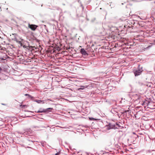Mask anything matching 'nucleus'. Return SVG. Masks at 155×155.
I'll return each mask as SVG.
<instances>
[{"mask_svg":"<svg viewBox=\"0 0 155 155\" xmlns=\"http://www.w3.org/2000/svg\"><path fill=\"white\" fill-rule=\"evenodd\" d=\"M143 71L142 68H139L134 71V73L135 76L139 75L141 74V73Z\"/></svg>","mask_w":155,"mask_h":155,"instance_id":"1","label":"nucleus"},{"mask_svg":"<svg viewBox=\"0 0 155 155\" xmlns=\"http://www.w3.org/2000/svg\"><path fill=\"white\" fill-rule=\"evenodd\" d=\"M38 27V26L36 25L30 24H28V28H29L31 30L33 31H35Z\"/></svg>","mask_w":155,"mask_h":155,"instance_id":"2","label":"nucleus"},{"mask_svg":"<svg viewBox=\"0 0 155 155\" xmlns=\"http://www.w3.org/2000/svg\"><path fill=\"white\" fill-rule=\"evenodd\" d=\"M48 109H51V110H52L53 109V108H48L47 109H45H45H43L42 110H38L37 111V112L38 113H42V112H46L48 111V110H48Z\"/></svg>","mask_w":155,"mask_h":155,"instance_id":"3","label":"nucleus"},{"mask_svg":"<svg viewBox=\"0 0 155 155\" xmlns=\"http://www.w3.org/2000/svg\"><path fill=\"white\" fill-rule=\"evenodd\" d=\"M81 52L83 55H86L87 54V52L84 48H81Z\"/></svg>","mask_w":155,"mask_h":155,"instance_id":"4","label":"nucleus"},{"mask_svg":"<svg viewBox=\"0 0 155 155\" xmlns=\"http://www.w3.org/2000/svg\"><path fill=\"white\" fill-rule=\"evenodd\" d=\"M35 101L36 102L38 103H41L42 102L43 104L44 103V101L41 100H36Z\"/></svg>","mask_w":155,"mask_h":155,"instance_id":"5","label":"nucleus"},{"mask_svg":"<svg viewBox=\"0 0 155 155\" xmlns=\"http://www.w3.org/2000/svg\"><path fill=\"white\" fill-rule=\"evenodd\" d=\"M152 103L151 102H149L147 104V106H148V107L151 108L150 107V105L151 104H152Z\"/></svg>","mask_w":155,"mask_h":155,"instance_id":"6","label":"nucleus"},{"mask_svg":"<svg viewBox=\"0 0 155 155\" xmlns=\"http://www.w3.org/2000/svg\"><path fill=\"white\" fill-rule=\"evenodd\" d=\"M20 107H21L22 108L25 107H27V106L26 105H21V104L20 105Z\"/></svg>","mask_w":155,"mask_h":155,"instance_id":"7","label":"nucleus"},{"mask_svg":"<svg viewBox=\"0 0 155 155\" xmlns=\"http://www.w3.org/2000/svg\"><path fill=\"white\" fill-rule=\"evenodd\" d=\"M81 88H79V89H78V90H79V89H84V86H81Z\"/></svg>","mask_w":155,"mask_h":155,"instance_id":"8","label":"nucleus"},{"mask_svg":"<svg viewBox=\"0 0 155 155\" xmlns=\"http://www.w3.org/2000/svg\"><path fill=\"white\" fill-rule=\"evenodd\" d=\"M25 96H28L29 97H30L31 96L29 95V94H25Z\"/></svg>","mask_w":155,"mask_h":155,"instance_id":"9","label":"nucleus"},{"mask_svg":"<svg viewBox=\"0 0 155 155\" xmlns=\"http://www.w3.org/2000/svg\"><path fill=\"white\" fill-rule=\"evenodd\" d=\"M113 128L115 129L117 128V127H115V126L114 125V126H113L112 127Z\"/></svg>","mask_w":155,"mask_h":155,"instance_id":"10","label":"nucleus"},{"mask_svg":"<svg viewBox=\"0 0 155 155\" xmlns=\"http://www.w3.org/2000/svg\"><path fill=\"white\" fill-rule=\"evenodd\" d=\"M2 69L0 67V73L1 72V71H2Z\"/></svg>","mask_w":155,"mask_h":155,"instance_id":"11","label":"nucleus"},{"mask_svg":"<svg viewBox=\"0 0 155 155\" xmlns=\"http://www.w3.org/2000/svg\"><path fill=\"white\" fill-rule=\"evenodd\" d=\"M30 47L32 48H35V47H33V46H31Z\"/></svg>","mask_w":155,"mask_h":155,"instance_id":"12","label":"nucleus"},{"mask_svg":"<svg viewBox=\"0 0 155 155\" xmlns=\"http://www.w3.org/2000/svg\"><path fill=\"white\" fill-rule=\"evenodd\" d=\"M138 83H139V84H142V83H140V82H138Z\"/></svg>","mask_w":155,"mask_h":155,"instance_id":"13","label":"nucleus"},{"mask_svg":"<svg viewBox=\"0 0 155 155\" xmlns=\"http://www.w3.org/2000/svg\"><path fill=\"white\" fill-rule=\"evenodd\" d=\"M56 155H58V153H56V154H55Z\"/></svg>","mask_w":155,"mask_h":155,"instance_id":"14","label":"nucleus"},{"mask_svg":"<svg viewBox=\"0 0 155 155\" xmlns=\"http://www.w3.org/2000/svg\"><path fill=\"white\" fill-rule=\"evenodd\" d=\"M154 42H155V40H154Z\"/></svg>","mask_w":155,"mask_h":155,"instance_id":"15","label":"nucleus"}]
</instances>
